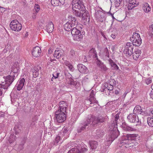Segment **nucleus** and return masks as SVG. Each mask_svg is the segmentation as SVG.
Wrapping results in <instances>:
<instances>
[{
    "label": "nucleus",
    "instance_id": "f257e3e1",
    "mask_svg": "<svg viewBox=\"0 0 153 153\" xmlns=\"http://www.w3.org/2000/svg\"><path fill=\"white\" fill-rule=\"evenodd\" d=\"M119 117V114H116L114 117L113 123L111 124V129L109 132V141L112 142L116 138L119 134V132L117 128V120Z\"/></svg>",
    "mask_w": 153,
    "mask_h": 153
},
{
    "label": "nucleus",
    "instance_id": "f03ea898",
    "mask_svg": "<svg viewBox=\"0 0 153 153\" xmlns=\"http://www.w3.org/2000/svg\"><path fill=\"white\" fill-rule=\"evenodd\" d=\"M138 138V135L135 134H127L124 135L122 137L120 140L119 142V145L120 144H123L122 146L125 145L124 146L127 148L128 145H130L131 143H133V141L136 140V139Z\"/></svg>",
    "mask_w": 153,
    "mask_h": 153
},
{
    "label": "nucleus",
    "instance_id": "7ed1b4c3",
    "mask_svg": "<svg viewBox=\"0 0 153 153\" xmlns=\"http://www.w3.org/2000/svg\"><path fill=\"white\" fill-rule=\"evenodd\" d=\"M76 26V27L72 28L71 31V34L73 37V39L75 41H81L82 40L83 35L85 34V32H81V28L78 29Z\"/></svg>",
    "mask_w": 153,
    "mask_h": 153
},
{
    "label": "nucleus",
    "instance_id": "20e7f679",
    "mask_svg": "<svg viewBox=\"0 0 153 153\" xmlns=\"http://www.w3.org/2000/svg\"><path fill=\"white\" fill-rule=\"evenodd\" d=\"M73 13L76 16L82 17L84 19L89 16V14L88 11L86 10L84 6L83 8L80 7L73 11Z\"/></svg>",
    "mask_w": 153,
    "mask_h": 153
},
{
    "label": "nucleus",
    "instance_id": "39448f33",
    "mask_svg": "<svg viewBox=\"0 0 153 153\" xmlns=\"http://www.w3.org/2000/svg\"><path fill=\"white\" fill-rule=\"evenodd\" d=\"M91 117V115H88L86 120L83 123L80 124L77 129L78 132L80 133L82 131H84L86 128H88L89 125L91 123L92 121Z\"/></svg>",
    "mask_w": 153,
    "mask_h": 153
},
{
    "label": "nucleus",
    "instance_id": "423d86ee",
    "mask_svg": "<svg viewBox=\"0 0 153 153\" xmlns=\"http://www.w3.org/2000/svg\"><path fill=\"white\" fill-rule=\"evenodd\" d=\"M65 112L61 110L56 111L55 113V117L58 122L61 123L65 120L66 116L65 113Z\"/></svg>",
    "mask_w": 153,
    "mask_h": 153
},
{
    "label": "nucleus",
    "instance_id": "0eeeda50",
    "mask_svg": "<svg viewBox=\"0 0 153 153\" xmlns=\"http://www.w3.org/2000/svg\"><path fill=\"white\" fill-rule=\"evenodd\" d=\"M10 27L13 30L19 31L22 29V26L19 21L17 20L12 21L10 25Z\"/></svg>",
    "mask_w": 153,
    "mask_h": 153
},
{
    "label": "nucleus",
    "instance_id": "6e6552de",
    "mask_svg": "<svg viewBox=\"0 0 153 153\" xmlns=\"http://www.w3.org/2000/svg\"><path fill=\"white\" fill-rule=\"evenodd\" d=\"M127 119L129 122L132 123H137V125H140L141 124L140 120H139L138 116L133 113L130 114L127 117Z\"/></svg>",
    "mask_w": 153,
    "mask_h": 153
},
{
    "label": "nucleus",
    "instance_id": "1a4fd4ad",
    "mask_svg": "<svg viewBox=\"0 0 153 153\" xmlns=\"http://www.w3.org/2000/svg\"><path fill=\"white\" fill-rule=\"evenodd\" d=\"M72 9L73 11L80 7L83 8L84 6L83 0H72Z\"/></svg>",
    "mask_w": 153,
    "mask_h": 153
},
{
    "label": "nucleus",
    "instance_id": "9d476101",
    "mask_svg": "<svg viewBox=\"0 0 153 153\" xmlns=\"http://www.w3.org/2000/svg\"><path fill=\"white\" fill-rule=\"evenodd\" d=\"M95 15L98 20L101 22L106 19V14L100 10L96 11Z\"/></svg>",
    "mask_w": 153,
    "mask_h": 153
},
{
    "label": "nucleus",
    "instance_id": "9b49d317",
    "mask_svg": "<svg viewBox=\"0 0 153 153\" xmlns=\"http://www.w3.org/2000/svg\"><path fill=\"white\" fill-rule=\"evenodd\" d=\"M134 46L131 43L127 42L126 46L125 49L124 50V52H125L127 56H130L133 54Z\"/></svg>",
    "mask_w": 153,
    "mask_h": 153
},
{
    "label": "nucleus",
    "instance_id": "f8f14e48",
    "mask_svg": "<svg viewBox=\"0 0 153 153\" xmlns=\"http://www.w3.org/2000/svg\"><path fill=\"white\" fill-rule=\"evenodd\" d=\"M91 117L92 123L93 125H99L100 124V123H102L105 121V118L101 116L99 117H93L91 116Z\"/></svg>",
    "mask_w": 153,
    "mask_h": 153
},
{
    "label": "nucleus",
    "instance_id": "ddd939ff",
    "mask_svg": "<svg viewBox=\"0 0 153 153\" xmlns=\"http://www.w3.org/2000/svg\"><path fill=\"white\" fill-rule=\"evenodd\" d=\"M69 150L67 153H84L87 151V149L85 148H82L79 149L76 146H74Z\"/></svg>",
    "mask_w": 153,
    "mask_h": 153
},
{
    "label": "nucleus",
    "instance_id": "4468645a",
    "mask_svg": "<svg viewBox=\"0 0 153 153\" xmlns=\"http://www.w3.org/2000/svg\"><path fill=\"white\" fill-rule=\"evenodd\" d=\"M97 60L96 61V63L97 66L101 69L102 71L104 72H106L108 70V68L106 67V66L103 63L99 60L98 58Z\"/></svg>",
    "mask_w": 153,
    "mask_h": 153
},
{
    "label": "nucleus",
    "instance_id": "2eb2a0df",
    "mask_svg": "<svg viewBox=\"0 0 153 153\" xmlns=\"http://www.w3.org/2000/svg\"><path fill=\"white\" fill-rule=\"evenodd\" d=\"M77 67L79 71L81 73L87 74L88 72L87 68L82 64H79Z\"/></svg>",
    "mask_w": 153,
    "mask_h": 153
},
{
    "label": "nucleus",
    "instance_id": "dca6fc26",
    "mask_svg": "<svg viewBox=\"0 0 153 153\" xmlns=\"http://www.w3.org/2000/svg\"><path fill=\"white\" fill-rule=\"evenodd\" d=\"M41 52V50L38 46H36L34 48L32 51V54L35 57H37L40 56Z\"/></svg>",
    "mask_w": 153,
    "mask_h": 153
},
{
    "label": "nucleus",
    "instance_id": "f3484780",
    "mask_svg": "<svg viewBox=\"0 0 153 153\" xmlns=\"http://www.w3.org/2000/svg\"><path fill=\"white\" fill-rule=\"evenodd\" d=\"M13 73H10V75L7 76L5 80V82H6L10 85L14 80L16 76L12 74Z\"/></svg>",
    "mask_w": 153,
    "mask_h": 153
},
{
    "label": "nucleus",
    "instance_id": "a211bd4d",
    "mask_svg": "<svg viewBox=\"0 0 153 153\" xmlns=\"http://www.w3.org/2000/svg\"><path fill=\"white\" fill-rule=\"evenodd\" d=\"M75 26L74 25V24L68 22L64 25V29L65 30L69 31L70 30L71 31L72 28L74 27Z\"/></svg>",
    "mask_w": 153,
    "mask_h": 153
},
{
    "label": "nucleus",
    "instance_id": "6ab92c4d",
    "mask_svg": "<svg viewBox=\"0 0 153 153\" xmlns=\"http://www.w3.org/2000/svg\"><path fill=\"white\" fill-rule=\"evenodd\" d=\"M133 113L136 115L138 114H143L144 113L141 106L140 105H137L135 107L133 110Z\"/></svg>",
    "mask_w": 153,
    "mask_h": 153
},
{
    "label": "nucleus",
    "instance_id": "aec40b11",
    "mask_svg": "<svg viewBox=\"0 0 153 153\" xmlns=\"http://www.w3.org/2000/svg\"><path fill=\"white\" fill-rule=\"evenodd\" d=\"M65 0H51V3L52 5L56 6L61 5L65 3Z\"/></svg>",
    "mask_w": 153,
    "mask_h": 153
},
{
    "label": "nucleus",
    "instance_id": "412c9836",
    "mask_svg": "<svg viewBox=\"0 0 153 153\" xmlns=\"http://www.w3.org/2000/svg\"><path fill=\"white\" fill-rule=\"evenodd\" d=\"M63 55V51L62 49H59V48H56V50L54 51V56L56 57L57 59H59Z\"/></svg>",
    "mask_w": 153,
    "mask_h": 153
},
{
    "label": "nucleus",
    "instance_id": "4be33fe9",
    "mask_svg": "<svg viewBox=\"0 0 153 153\" xmlns=\"http://www.w3.org/2000/svg\"><path fill=\"white\" fill-rule=\"evenodd\" d=\"M142 43V39L140 38H137L132 40V44L134 46H139Z\"/></svg>",
    "mask_w": 153,
    "mask_h": 153
},
{
    "label": "nucleus",
    "instance_id": "5701e85b",
    "mask_svg": "<svg viewBox=\"0 0 153 153\" xmlns=\"http://www.w3.org/2000/svg\"><path fill=\"white\" fill-rule=\"evenodd\" d=\"M96 134L97 138H98L102 137L104 135L105 133L103 129H100L96 131Z\"/></svg>",
    "mask_w": 153,
    "mask_h": 153
},
{
    "label": "nucleus",
    "instance_id": "b1692460",
    "mask_svg": "<svg viewBox=\"0 0 153 153\" xmlns=\"http://www.w3.org/2000/svg\"><path fill=\"white\" fill-rule=\"evenodd\" d=\"M67 106V103L65 102L61 101L59 103V108L58 110H61L64 111H66Z\"/></svg>",
    "mask_w": 153,
    "mask_h": 153
},
{
    "label": "nucleus",
    "instance_id": "393cba45",
    "mask_svg": "<svg viewBox=\"0 0 153 153\" xmlns=\"http://www.w3.org/2000/svg\"><path fill=\"white\" fill-rule=\"evenodd\" d=\"M89 55L90 57L92 56L94 59L95 58L97 60V53L95 50V48H92L91 49L89 52Z\"/></svg>",
    "mask_w": 153,
    "mask_h": 153
},
{
    "label": "nucleus",
    "instance_id": "a878e982",
    "mask_svg": "<svg viewBox=\"0 0 153 153\" xmlns=\"http://www.w3.org/2000/svg\"><path fill=\"white\" fill-rule=\"evenodd\" d=\"M19 68L18 66L16 64H15L12 68L11 71L10 73H13L12 74L15 76H17V72Z\"/></svg>",
    "mask_w": 153,
    "mask_h": 153
},
{
    "label": "nucleus",
    "instance_id": "bb28decb",
    "mask_svg": "<svg viewBox=\"0 0 153 153\" xmlns=\"http://www.w3.org/2000/svg\"><path fill=\"white\" fill-rule=\"evenodd\" d=\"M136 0H129L128 2V8L129 9H132V8L136 7Z\"/></svg>",
    "mask_w": 153,
    "mask_h": 153
},
{
    "label": "nucleus",
    "instance_id": "cd10ccee",
    "mask_svg": "<svg viewBox=\"0 0 153 153\" xmlns=\"http://www.w3.org/2000/svg\"><path fill=\"white\" fill-rule=\"evenodd\" d=\"M54 25L52 22H49L47 25V32L48 33L52 32L53 30Z\"/></svg>",
    "mask_w": 153,
    "mask_h": 153
},
{
    "label": "nucleus",
    "instance_id": "c85d7f7f",
    "mask_svg": "<svg viewBox=\"0 0 153 153\" xmlns=\"http://www.w3.org/2000/svg\"><path fill=\"white\" fill-rule=\"evenodd\" d=\"M142 8L143 11L146 13L149 12L151 10L149 5L147 3H145L142 5Z\"/></svg>",
    "mask_w": 153,
    "mask_h": 153
},
{
    "label": "nucleus",
    "instance_id": "c756f323",
    "mask_svg": "<svg viewBox=\"0 0 153 153\" xmlns=\"http://www.w3.org/2000/svg\"><path fill=\"white\" fill-rule=\"evenodd\" d=\"M122 127L123 129L126 131H133L134 130V129L133 128L128 126L125 123H123Z\"/></svg>",
    "mask_w": 153,
    "mask_h": 153
},
{
    "label": "nucleus",
    "instance_id": "7c9ffc66",
    "mask_svg": "<svg viewBox=\"0 0 153 153\" xmlns=\"http://www.w3.org/2000/svg\"><path fill=\"white\" fill-rule=\"evenodd\" d=\"M68 83L69 84V87L73 89H74V88H77V83L76 81H71L69 82Z\"/></svg>",
    "mask_w": 153,
    "mask_h": 153
},
{
    "label": "nucleus",
    "instance_id": "2f4dec72",
    "mask_svg": "<svg viewBox=\"0 0 153 153\" xmlns=\"http://www.w3.org/2000/svg\"><path fill=\"white\" fill-rule=\"evenodd\" d=\"M98 144L97 142L95 141H92L90 142V145L91 147V149H95L97 146Z\"/></svg>",
    "mask_w": 153,
    "mask_h": 153
},
{
    "label": "nucleus",
    "instance_id": "473e14b6",
    "mask_svg": "<svg viewBox=\"0 0 153 153\" xmlns=\"http://www.w3.org/2000/svg\"><path fill=\"white\" fill-rule=\"evenodd\" d=\"M69 22L74 24V25L75 26L77 25L78 21L76 20V19L75 17H73L72 16H69Z\"/></svg>",
    "mask_w": 153,
    "mask_h": 153
},
{
    "label": "nucleus",
    "instance_id": "72a5a7b5",
    "mask_svg": "<svg viewBox=\"0 0 153 153\" xmlns=\"http://www.w3.org/2000/svg\"><path fill=\"white\" fill-rule=\"evenodd\" d=\"M39 69L36 67H35L33 69H32V71L33 72V76L34 77H36L39 75Z\"/></svg>",
    "mask_w": 153,
    "mask_h": 153
},
{
    "label": "nucleus",
    "instance_id": "f704fd0d",
    "mask_svg": "<svg viewBox=\"0 0 153 153\" xmlns=\"http://www.w3.org/2000/svg\"><path fill=\"white\" fill-rule=\"evenodd\" d=\"M113 89V86L111 84H108L107 87L102 90V92H104V91H112Z\"/></svg>",
    "mask_w": 153,
    "mask_h": 153
},
{
    "label": "nucleus",
    "instance_id": "c9c22d12",
    "mask_svg": "<svg viewBox=\"0 0 153 153\" xmlns=\"http://www.w3.org/2000/svg\"><path fill=\"white\" fill-rule=\"evenodd\" d=\"M147 123L148 125L150 126L153 127V118H148Z\"/></svg>",
    "mask_w": 153,
    "mask_h": 153
},
{
    "label": "nucleus",
    "instance_id": "e433bc0d",
    "mask_svg": "<svg viewBox=\"0 0 153 153\" xmlns=\"http://www.w3.org/2000/svg\"><path fill=\"white\" fill-rule=\"evenodd\" d=\"M10 85L8 83L5 82V84H0V88H3L4 89H7Z\"/></svg>",
    "mask_w": 153,
    "mask_h": 153
},
{
    "label": "nucleus",
    "instance_id": "4c0bfd02",
    "mask_svg": "<svg viewBox=\"0 0 153 153\" xmlns=\"http://www.w3.org/2000/svg\"><path fill=\"white\" fill-rule=\"evenodd\" d=\"M87 102L88 104H92L94 103H98V101L96 100V99L94 98L93 99H91V100H87Z\"/></svg>",
    "mask_w": 153,
    "mask_h": 153
},
{
    "label": "nucleus",
    "instance_id": "58836bf2",
    "mask_svg": "<svg viewBox=\"0 0 153 153\" xmlns=\"http://www.w3.org/2000/svg\"><path fill=\"white\" fill-rule=\"evenodd\" d=\"M60 139V137L59 136H57L56 137L55 140L53 141V144L54 145L56 146Z\"/></svg>",
    "mask_w": 153,
    "mask_h": 153
},
{
    "label": "nucleus",
    "instance_id": "ea45409f",
    "mask_svg": "<svg viewBox=\"0 0 153 153\" xmlns=\"http://www.w3.org/2000/svg\"><path fill=\"white\" fill-rule=\"evenodd\" d=\"M95 95L94 92L93 91H91V92L89 97L90 98L87 100H91L93 99L94 98V96Z\"/></svg>",
    "mask_w": 153,
    "mask_h": 153
},
{
    "label": "nucleus",
    "instance_id": "a19ab883",
    "mask_svg": "<svg viewBox=\"0 0 153 153\" xmlns=\"http://www.w3.org/2000/svg\"><path fill=\"white\" fill-rule=\"evenodd\" d=\"M15 136H11L10 137V139L9 140V142L10 144L14 142L15 140Z\"/></svg>",
    "mask_w": 153,
    "mask_h": 153
},
{
    "label": "nucleus",
    "instance_id": "79ce46f5",
    "mask_svg": "<svg viewBox=\"0 0 153 153\" xmlns=\"http://www.w3.org/2000/svg\"><path fill=\"white\" fill-rule=\"evenodd\" d=\"M23 86V85H22L21 84L19 83V82H17L16 85V86L17 87V89L18 91H20L22 89Z\"/></svg>",
    "mask_w": 153,
    "mask_h": 153
},
{
    "label": "nucleus",
    "instance_id": "37998d69",
    "mask_svg": "<svg viewBox=\"0 0 153 153\" xmlns=\"http://www.w3.org/2000/svg\"><path fill=\"white\" fill-rule=\"evenodd\" d=\"M35 9L36 13H37L40 10V6L38 4H35Z\"/></svg>",
    "mask_w": 153,
    "mask_h": 153
},
{
    "label": "nucleus",
    "instance_id": "c03bdc74",
    "mask_svg": "<svg viewBox=\"0 0 153 153\" xmlns=\"http://www.w3.org/2000/svg\"><path fill=\"white\" fill-rule=\"evenodd\" d=\"M25 82V80L24 78H22V79H20L19 80V82H19V84L24 86Z\"/></svg>",
    "mask_w": 153,
    "mask_h": 153
},
{
    "label": "nucleus",
    "instance_id": "a18cd8bd",
    "mask_svg": "<svg viewBox=\"0 0 153 153\" xmlns=\"http://www.w3.org/2000/svg\"><path fill=\"white\" fill-rule=\"evenodd\" d=\"M137 37L139 38H140L139 34L136 33H134L132 36V38L134 39L136 38Z\"/></svg>",
    "mask_w": 153,
    "mask_h": 153
},
{
    "label": "nucleus",
    "instance_id": "49530a36",
    "mask_svg": "<svg viewBox=\"0 0 153 153\" xmlns=\"http://www.w3.org/2000/svg\"><path fill=\"white\" fill-rule=\"evenodd\" d=\"M121 3V2L118 1L117 0H115L114 1V4L115 6L116 7H119L120 4V3Z\"/></svg>",
    "mask_w": 153,
    "mask_h": 153
},
{
    "label": "nucleus",
    "instance_id": "de8ad7c7",
    "mask_svg": "<svg viewBox=\"0 0 153 153\" xmlns=\"http://www.w3.org/2000/svg\"><path fill=\"white\" fill-rule=\"evenodd\" d=\"M76 53L75 51L74 50H71L70 52V54L71 57H73L75 56Z\"/></svg>",
    "mask_w": 153,
    "mask_h": 153
},
{
    "label": "nucleus",
    "instance_id": "09e8293b",
    "mask_svg": "<svg viewBox=\"0 0 153 153\" xmlns=\"http://www.w3.org/2000/svg\"><path fill=\"white\" fill-rule=\"evenodd\" d=\"M141 53L142 52L140 50H138L134 51L133 53L135 54H137L138 56H140Z\"/></svg>",
    "mask_w": 153,
    "mask_h": 153
},
{
    "label": "nucleus",
    "instance_id": "8fccbe9b",
    "mask_svg": "<svg viewBox=\"0 0 153 153\" xmlns=\"http://www.w3.org/2000/svg\"><path fill=\"white\" fill-rule=\"evenodd\" d=\"M146 83L147 85H149L152 82V80L151 78H149L146 79Z\"/></svg>",
    "mask_w": 153,
    "mask_h": 153
},
{
    "label": "nucleus",
    "instance_id": "3c124183",
    "mask_svg": "<svg viewBox=\"0 0 153 153\" xmlns=\"http://www.w3.org/2000/svg\"><path fill=\"white\" fill-rule=\"evenodd\" d=\"M104 52L105 53V56L108 57H109V52L107 48H105Z\"/></svg>",
    "mask_w": 153,
    "mask_h": 153
},
{
    "label": "nucleus",
    "instance_id": "603ef678",
    "mask_svg": "<svg viewBox=\"0 0 153 153\" xmlns=\"http://www.w3.org/2000/svg\"><path fill=\"white\" fill-rule=\"evenodd\" d=\"M133 58L135 60H137V59L140 56H138L137 54H134V53H133Z\"/></svg>",
    "mask_w": 153,
    "mask_h": 153
},
{
    "label": "nucleus",
    "instance_id": "864d4df0",
    "mask_svg": "<svg viewBox=\"0 0 153 153\" xmlns=\"http://www.w3.org/2000/svg\"><path fill=\"white\" fill-rule=\"evenodd\" d=\"M24 144H21L19 145L18 147L19 150H21L23 149Z\"/></svg>",
    "mask_w": 153,
    "mask_h": 153
},
{
    "label": "nucleus",
    "instance_id": "5fc2aeb1",
    "mask_svg": "<svg viewBox=\"0 0 153 153\" xmlns=\"http://www.w3.org/2000/svg\"><path fill=\"white\" fill-rule=\"evenodd\" d=\"M69 69L71 71H73L74 70V68L73 67L72 65L71 64L69 65V66H68Z\"/></svg>",
    "mask_w": 153,
    "mask_h": 153
},
{
    "label": "nucleus",
    "instance_id": "6e6d98bb",
    "mask_svg": "<svg viewBox=\"0 0 153 153\" xmlns=\"http://www.w3.org/2000/svg\"><path fill=\"white\" fill-rule=\"evenodd\" d=\"M111 66L114 67L115 69L118 70L119 68L117 65L115 63Z\"/></svg>",
    "mask_w": 153,
    "mask_h": 153
},
{
    "label": "nucleus",
    "instance_id": "4d7b16f0",
    "mask_svg": "<svg viewBox=\"0 0 153 153\" xmlns=\"http://www.w3.org/2000/svg\"><path fill=\"white\" fill-rule=\"evenodd\" d=\"M108 61L109 62V64L111 65V66L114 63V62H113V61L111 59H109L108 60Z\"/></svg>",
    "mask_w": 153,
    "mask_h": 153
},
{
    "label": "nucleus",
    "instance_id": "13d9d810",
    "mask_svg": "<svg viewBox=\"0 0 153 153\" xmlns=\"http://www.w3.org/2000/svg\"><path fill=\"white\" fill-rule=\"evenodd\" d=\"M149 29L152 32V34L153 35V24L152 25L149 26Z\"/></svg>",
    "mask_w": 153,
    "mask_h": 153
},
{
    "label": "nucleus",
    "instance_id": "bf43d9fd",
    "mask_svg": "<svg viewBox=\"0 0 153 153\" xmlns=\"http://www.w3.org/2000/svg\"><path fill=\"white\" fill-rule=\"evenodd\" d=\"M64 64L66 66L68 67L69 66V65H70L71 64L69 62L67 61H66L65 62Z\"/></svg>",
    "mask_w": 153,
    "mask_h": 153
},
{
    "label": "nucleus",
    "instance_id": "052dcab7",
    "mask_svg": "<svg viewBox=\"0 0 153 153\" xmlns=\"http://www.w3.org/2000/svg\"><path fill=\"white\" fill-rule=\"evenodd\" d=\"M150 97L153 99V92L152 91L150 94Z\"/></svg>",
    "mask_w": 153,
    "mask_h": 153
},
{
    "label": "nucleus",
    "instance_id": "680f3d73",
    "mask_svg": "<svg viewBox=\"0 0 153 153\" xmlns=\"http://www.w3.org/2000/svg\"><path fill=\"white\" fill-rule=\"evenodd\" d=\"M114 94L116 95H117L119 93V91L117 90H115L114 91Z\"/></svg>",
    "mask_w": 153,
    "mask_h": 153
},
{
    "label": "nucleus",
    "instance_id": "e2e57ef3",
    "mask_svg": "<svg viewBox=\"0 0 153 153\" xmlns=\"http://www.w3.org/2000/svg\"><path fill=\"white\" fill-rule=\"evenodd\" d=\"M53 52V50L51 48H49L48 50V53H51Z\"/></svg>",
    "mask_w": 153,
    "mask_h": 153
},
{
    "label": "nucleus",
    "instance_id": "0e129e2a",
    "mask_svg": "<svg viewBox=\"0 0 153 153\" xmlns=\"http://www.w3.org/2000/svg\"><path fill=\"white\" fill-rule=\"evenodd\" d=\"M150 112L153 115V108H151L150 109Z\"/></svg>",
    "mask_w": 153,
    "mask_h": 153
},
{
    "label": "nucleus",
    "instance_id": "69168bd1",
    "mask_svg": "<svg viewBox=\"0 0 153 153\" xmlns=\"http://www.w3.org/2000/svg\"><path fill=\"white\" fill-rule=\"evenodd\" d=\"M111 36L113 38V39H115L116 38V36L114 34H112L111 35Z\"/></svg>",
    "mask_w": 153,
    "mask_h": 153
},
{
    "label": "nucleus",
    "instance_id": "338daca9",
    "mask_svg": "<svg viewBox=\"0 0 153 153\" xmlns=\"http://www.w3.org/2000/svg\"><path fill=\"white\" fill-rule=\"evenodd\" d=\"M53 78L54 77V79H56V78H58L56 76V74L55 73L53 74Z\"/></svg>",
    "mask_w": 153,
    "mask_h": 153
},
{
    "label": "nucleus",
    "instance_id": "774afa93",
    "mask_svg": "<svg viewBox=\"0 0 153 153\" xmlns=\"http://www.w3.org/2000/svg\"><path fill=\"white\" fill-rule=\"evenodd\" d=\"M56 74V76L57 77V78L59 77V73H55Z\"/></svg>",
    "mask_w": 153,
    "mask_h": 153
}]
</instances>
